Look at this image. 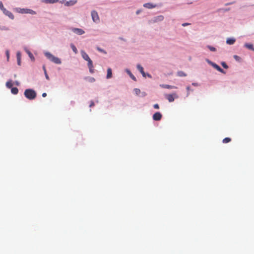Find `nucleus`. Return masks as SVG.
<instances>
[{"label":"nucleus","instance_id":"f03ea898","mask_svg":"<svg viewBox=\"0 0 254 254\" xmlns=\"http://www.w3.org/2000/svg\"><path fill=\"white\" fill-rule=\"evenodd\" d=\"M165 96L166 99H167L169 102H173L175 99H177L179 97L178 95L176 93L170 94H166Z\"/></svg>","mask_w":254,"mask_h":254},{"label":"nucleus","instance_id":"f257e3e1","mask_svg":"<svg viewBox=\"0 0 254 254\" xmlns=\"http://www.w3.org/2000/svg\"><path fill=\"white\" fill-rule=\"evenodd\" d=\"M45 56L49 60H50L52 62L56 64H61V60L59 58L55 57L54 55H53L51 53H50L49 52H47L45 53Z\"/></svg>","mask_w":254,"mask_h":254},{"label":"nucleus","instance_id":"9b49d317","mask_svg":"<svg viewBox=\"0 0 254 254\" xmlns=\"http://www.w3.org/2000/svg\"><path fill=\"white\" fill-rule=\"evenodd\" d=\"M81 55H82V58L85 61H88V60H89L90 59L88 55L84 51H81Z\"/></svg>","mask_w":254,"mask_h":254},{"label":"nucleus","instance_id":"20e7f679","mask_svg":"<svg viewBox=\"0 0 254 254\" xmlns=\"http://www.w3.org/2000/svg\"><path fill=\"white\" fill-rule=\"evenodd\" d=\"M164 16L163 15H159L156 17H154L153 19L150 21V23H155L158 21H161L163 20Z\"/></svg>","mask_w":254,"mask_h":254},{"label":"nucleus","instance_id":"c9c22d12","mask_svg":"<svg viewBox=\"0 0 254 254\" xmlns=\"http://www.w3.org/2000/svg\"><path fill=\"white\" fill-rule=\"evenodd\" d=\"M146 75H147V76H148V77H149V78H151V75H150V74H149L147 73V74H146Z\"/></svg>","mask_w":254,"mask_h":254},{"label":"nucleus","instance_id":"a878e982","mask_svg":"<svg viewBox=\"0 0 254 254\" xmlns=\"http://www.w3.org/2000/svg\"><path fill=\"white\" fill-rule=\"evenodd\" d=\"M234 58L236 60H237V61H239V60H240V58L239 56H237V55H234Z\"/></svg>","mask_w":254,"mask_h":254},{"label":"nucleus","instance_id":"b1692460","mask_svg":"<svg viewBox=\"0 0 254 254\" xmlns=\"http://www.w3.org/2000/svg\"><path fill=\"white\" fill-rule=\"evenodd\" d=\"M97 50H98V51H99V52H102V53H104V54H106V53H107L106 51H105L103 49H101V48H99V47H97Z\"/></svg>","mask_w":254,"mask_h":254},{"label":"nucleus","instance_id":"6e6552de","mask_svg":"<svg viewBox=\"0 0 254 254\" xmlns=\"http://www.w3.org/2000/svg\"><path fill=\"white\" fill-rule=\"evenodd\" d=\"M61 2L62 3H64V5L65 6H70L74 5L76 1H66L65 2H64V1H61Z\"/></svg>","mask_w":254,"mask_h":254},{"label":"nucleus","instance_id":"39448f33","mask_svg":"<svg viewBox=\"0 0 254 254\" xmlns=\"http://www.w3.org/2000/svg\"><path fill=\"white\" fill-rule=\"evenodd\" d=\"M87 61L88 62L87 65L89 69L90 72L91 73H93L94 72V69L93 68V65L92 60L90 59Z\"/></svg>","mask_w":254,"mask_h":254},{"label":"nucleus","instance_id":"f3484780","mask_svg":"<svg viewBox=\"0 0 254 254\" xmlns=\"http://www.w3.org/2000/svg\"><path fill=\"white\" fill-rule=\"evenodd\" d=\"M231 141V138L230 137H226L223 139V143H227Z\"/></svg>","mask_w":254,"mask_h":254},{"label":"nucleus","instance_id":"7c9ffc66","mask_svg":"<svg viewBox=\"0 0 254 254\" xmlns=\"http://www.w3.org/2000/svg\"><path fill=\"white\" fill-rule=\"evenodd\" d=\"M46 3L47 2H49V3H54L55 2H56V1H54V0H52V1H45Z\"/></svg>","mask_w":254,"mask_h":254},{"label":"nucleus","instance_id":"f8f14e48","mask_svg":"<svg viewBox=\"0 0 254 254\" xmlns=\"http://www.w3.org/2000/svg\"><path fill=\"white\" fill-rule=\"evenodd\" d=\"M236 41V39L235 38H228L226 40V43L228 45H233Z\"/></svg>","mask_w":254,"mask_h":254},{"label":"nucleus","instance_id":"2eb2a0df","mask_svg":"<svg viewBox=\"0 0 254 254\" xmlns=\"http://www.w3.org/2000/svg\"><path fill=\"white\" fill-rule=\"evenodd\" d=\"M245 47H246L247 48H248L250 50H253V51H254V48L253 47V44H252L246 43L245 44Z\"/></svg>","mask_w":254,"mask_h":254},{"label":"nucleus","instance_id":"c85d7f7f","mask_svg":"<svg viewBox=\"0 0 254 254\" xmlns=\"http://www.w3.org/2000/svg\"><path fill=\"white\" fill-rule=\"evenodd\" d=\"M94 106V102H93V101H91V102H90V105H89V107H92V106Z\"/></svg>","mask_w":254,"mask_h":254},{"label":"nucleus","instance_id":"0eeeda50","mask_svg":"<svg viewBox=\"0 0 254 254\" xmlns=\"http://www.w3.org/2000/svg\"><path fill=\"white\" fill-rule=\"evenodd\" d=\"M212 66L215 68V69H216L218 71L221 72V73H225V72L224 71V70L223 69H222L218 65H217V64H215V63H212Z\"/></svg>","mask_w":254,"mask_h":254},{"label":"nucleus","instance_id":"e433bc0d","mask_svg":"<svg viewBox=\"0 0 254 254\" xmlns=\"http://www.w3.org/2000/svg\"><path fill=\"white\" fill-rule=\"evenodd\" d=\"M187 90L188 91H189L190 90V87L189 86L187 87Z\"/></svg>","mask_w":254,"mask_h":254},{"label":"nucleus","instance_id":"2f4dec72","mask_svg":"<svg viewBox=\"0 0 254 254\" xmlns=\"http://www.w3.org/2000/svg\"><path fill=\"white\" fill-rule=\"evenodd\" d=\"M142 76L144 77H145L146 76V73L144 72V71H143L142 73H141Z\"/></svg>","mask_w":254,"mask_h":254},{"label":"nucleus","instance_id":"423d86ee","mask_svg":"<svg viewBox=\"0 0 254 254\" xmlns=\"http://www.w3.org/2000/svg\"><path fill=\"white\" fill-rule=\"evenodd\" d=\"M162 117V114L160 112H156L153 115V119L154 121H160Z\"/></svg>","mask_w":254,"mask_h":254},{"label":"nucleus","instance_id":"bb28decb","mask_svg":"<svg viewBox=\"0 0 254 254\" xmlns=\"http://www.w3.org/2000/svg\"><path fill=\"white\" fill-rule=\"evenodd\" d=\"M153 107L156 109H158L159 108V106L158 104H155L153 105Z\"/></svg>","mask_w":254,"mask_h":254},{"label":"nucleus","instance_id":"a211bd4d","mask_svg":"<svg viewBox=\"0 0 254 254\" xmlns=\"http://www.w3.org/2000/svg\"><path fill=\"white\" fill-rule=\"evenodd\" d=\"M70 47H71L72 50H73V51L74 52V53L77 54L78 51H77V50L76 47L73 44H70Z\"/></svg>","mask_w":254,"mask_h":254},{"label":"nucleus","instance_id":"dca6fc26","mask_svg":"<svg viewBox=\"0 0 254 254\" xmlns=\"http://www.w3.org/2000/svg\"><path fill=\"white\" fill-rule=\"evenodd\" d=\"M177 75L179 76H180V77L186 76H187V74L184 72H183V71H179L177 72Z\"/></svg>","mask_w":254,"mask_h":254},{"label":"nucleus","instance_id":"393cba45","mask_svg":"<svg viewBox=\"0 0 254 254\" xmlns=\"http://www.w3.org/2000/svg\"><path fill=\"white\" fill-rule=\"evenodd\" d=\"M44 68V72H45V76H46V78L47 79H49V76L48 75L47 73V72H46V69H45V67L44 66L43 67Z\"/></svg>","mask_w":254,"mask_h":254},{"label":"nucleus","instance_id":"7ed1b4c3","mask_svg":"<svg viewBox=\"0 0 254 254\" xmlns=\"http://www.w3.org/2000/svg\"><path fill=\"white\" fill-rule=\"evenodd\" d=\"M91 16L92 20L95 22H98L99 21V17L96 11H92L91 12Z\"/></svg>","mask_w":254,"mask_h":254},{"label":"nucleus","instance_id":"c756f323","mask_svg":"<svg viewBox=\"0 0 254 254\" xmlns=\"http://www.w3.org/2000/svg\"><path fill=\"white\" fill-rule=\"evenodd\" d=\"M190 23H183V24H182V26H184V27H185V26H187V25H190Z\"/></svg>","mask_w":254,"mask_h":254},{"label":"nucleus","instance_id":"4c0bfd02","mask_svg":"<svg viewBox=\"0 0 254 254\" xmlns=\"http://www.w3.org/2000/svg\"><path fill=\"white\" fill-rule=\"evenodd\" d=\"M139 13V10H137V11H136V14H138Z\"/></svg>","mask_w":254,"mask_h":254},{"label":"nucleus","instance_id":"aec40b11","mask_svg":"<svg viewBox=\"0 0 254 254\" xmlns=\"http://www.w3.org/2000/svg\"><path fill=\"white\" fill-rule=\"evenodd\" d=\"M134 92L137 95H138L140 93V90L138 88H135L134 89Z\"/></svg>","mask_w":254,"mask_h":254},{"label":"nucleus","instance_id":"473e14b6","mask_svg":"<svg viewBox=\"0 0 254 254\" xmlns=\"http://www.w3.org/2000/svg\"><path fill=\"white\" fill-rule=\"evenodd\" d=\"M192 85L194 86H198V84L197 83H192Z\"/></svg>","mask_w":254,"mask_h":254},{"label":"nucleus","instance_id":"72a5a7b5","mask_svg":"<svg viewBox=\"0 0 254 254\" xmlns=\"http://www.w3.org/2000/svg\"><path fill=\"white\" fill-rule=\"evenodd\" d=\"M46 96H47V94H46V93H43L42 94V96H43V97H46Z\"/></svg>","mask_w":254,"mask_h":254},{"label":"nucleus","instance_id":"ddd939ff","mask_svg":"<svg viewBox=\"0 0 254 254\" xmlns=\"http://www.w3.org/2000/svg\"><path fill=\"white\" fill-rule=\"evenodd\" d=\"M161 86L163 88H167V89H176L177 88L176 86L167 85V84H163Z\"/></svg>","mask_w":254,"mask_h":254},{"label":"nucleus","instance_id":"9d476101","mask_svg":"<svg viewBox=\"0 0 254 254\" xmlns=\"http://www.w3.org/2000/svg\"><path fill=\"white\" fill-rule=\"evenodd\" d=\"M73 31L80 35H82L85 32L82 29L79 28H74Z\"/></svg>","mask_w":254,"mask_h":254},{"label":"nucleus","instance_id":"412c9836","mask_svg":"<svg viewBox=\"0 0 254 254\" xmlns=\"http://www.w3.org/2000/svg\"><path fill=\"white\" fill-rule=\"evenodd\" d=\"M207 48L211 51H212V52H215L216 51V48L213 47H211L210 46H207Z\"/></svg>","mask_w":254,"mask_h":254},{"label":"nucleus","instance_id":"4468645a","mask_svg":"<svg viewBox=\"0 0 254 254\" xmlns=\"http://www.w3.org/2000/svg\"><path fill=\"white\" fill-rule=\"evenodd\" d=\"M112 77V72L111 68H108L107 69V78L109 79Z\"/></svg>","mask_w":254,"mask_h":254},{"label":"nucleus","instance_id":"5701e85b","mask_svg":"<svg viewBox=\"0 0 254 254\" xmlns=\"http://www.w3.org/2000/svg\"><path fill=\"white\" fill-rule=\"evenodd\" d=\"M221 65L224 68H228V66L227 65V64L225 63V62H222L221 63Z\"/></svg>","mask_w":254,"mask_h":254},{"label":"nucleus","instance_id":"cd10ccee","mask_svg":"<svg viewBox=\"0 0 254 254\" xmlns=\"http://www.w3.org/2000/svg\"><path fill=\"white\" fill-rule=\"evenodd\" d=\"M36 96V92L34 90H33V99H34L35 98Z\"/></svg>","mask_w":254,"mask_h":254},{"label":"nucleus","instance_id":"6ab92c4d","mask_svg":"<svg viewBox=\"0 0 254 254\" xmlns=\"http://www.w3.org/2000/svg\"><path fill=\"white\" fill-rule=\"evenodd\" d=\"M137 68L141 73L144 71L143 67L140 64H137Z\"/></svg>","mask_w":254,"mask_h":254},{"label":"nucleus","instance_id":"1a4fd4ad","mask_svg":"<svg viewBox=\"0 0 254 254\" xmlns=\"http://www.w3.org/2000/svg\"><path fill=\"white\" fill-rule=\"evenodd\" d=\"M143 6L147 8H152L155 7L156 6V4H153L152 3H150V2H148V3H146L144 4Z\"/></svg>","mask_w":254,"mask_h":254},{"label":"nucleus","instance_id":"f704fd0d","mask_svg":"<svg viewBox=\"0 0 254 254\" xmlns=\"http://www.w3.org/2000/svg\"><path fill=\"white\" fill-rule=\"evenodd\" d=\"M95 79L94 78H91L90 79V81H95Z\"/></svg>","mask_w":254,"mask_h":254},{"label":"nucleus","instance_id":"58836bf2","mask_svg":"<svg viewBox=\"0 0 254 254\" xmlns=\"http://www.w3.org/2000/svg\"><path fill=\"white\" fill-rule=\"evenodd\" d=\"M142 94H143V96H145V95H146V94H145V92H143V93H142Z\"/></svg>","mask_w":254,"mask_h":254},{"label":"nucleus","instance_id":"4be33fe9","mask_svg":"<svg viewBox=\"0 0 254 254\" xmlns=\"http://www.w3.org/2000/svg\"><path fill=\"white\" fill-rule=\"evenodd\" d=\"M128 73L129 74V76L134 81H136V78L135 77V76L130 72V71H128Z\"/></svg>","mask_w":254,"mask_h":254}]
</instances>
